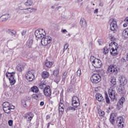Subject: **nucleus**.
<instances>
[{"label": "nucleus", "mask_w": 128, "mask_h": 128, "mask_svg": "<svg viewBox=\"0 0 128 128\" xmlns=\"http://www.w3.org/2000/svg\"><path fill=\"white\" fill-rule=\"evenodd\" d=\"M106 104H110V98H108V96L107 94H106Z\"/></svg>", "instance_id": "nucleus-37"}, {"label": "nucleus", "mask_w": 128, "mask_h": 128, "mask_svg": "<svg viewBox=\"0 0 128 128\" xmlns=\"http://www.w3.org/2000/svg\"><path fill=\"white\" fill-rule=\"evenodd\" d=\"M68 44H65L64 47V50H68Z\"/></svg>", "instance_id": "nucleus-40"}, {"label": "nucleus", "mask_w": 128, "mask_h": 128, "mask_svg": "<svg viewBox=\"0 0 128 128\" xmlns=\"http://www.w3.org/2000/svg\"><path fill=\"white\" fill-rule=\"evenodd\" d=\"M69 110H76V108H74V107H72V106H69L68 107L66 111V112H69Z\"/></svg>", "instance_id": "nucleus-34"}, {"label": "nucleus", "mask_w": 128, "mask_h": 128, "mask_svg": "<svg viewBox=\"0 0 128 128\" xmlns=\"http://www.w3.org/2000/svg\"><path fill=\"white\" fill-rule=\"evenodd\" d=\"M50 123L48 124L47 128H50Z\"/></svg>", "instance_id": "nucleus-57"}, {"label": "nucleus", "mask_w": 128, "mask_h": 128, "mask_svg": "<svg viewBox=\"0 0 128 128\" xmlns=\"http://www.w3.org/2000/svg\"><path fill=\"white\" fill-rule=\"evenodd\" d=\"M44 65L46 66V68H52V62L46 60Z\"/></svg>", "instance_id": "nucleus-27"}, {"label": "nucleus", "mask_w": 128, "mask_h": 128, "mask_svg": "<svg viewBox=\"0 0 128 128\" xmlns=\"http://www.w3.org/2000/svg\"><path fill=\"white\" fill-rule=\"evenodd\" d=\"M88 10H89L90 12H91V11H92V9L90 8V9Z\"/></svg>", "instance_id": "nucleus-60"}, {"label": "nucleus", "mask_w": 128, "mask_h": 128, "mask_svg": "<svg viewBox=\"0 0 128 128\" xmlns=\"http://www.w3.org/2000/svg\"><path fill=\"white\" fill-rule=\"evenodd\" d=\"M56 0V2H58V1H60V0Z\"/></svg>", "instance_id": "nucleus-62"}, {"label": "nucleus", "mask_w": 128, "mask_h": 128, "mask_svg": "<svg viewBox=\"0 0 128 128\" xmlns=\"http://www.w3.org/2000/svg\"><path fill=\"white\" fill-rule=\"evenodd\" d=\"M10 14H6L4 15H2L0 17V22H6V20H8L9 18H10Z\"/></svg>", "instance_id": "nucleus-17"}, {"label": "nucleus", "mask_w": 128, "mask_h": 128, "mask_svg": "<svg viewBox=\"0 0 128 128\" xmlns=\"http://www.w3.org/2000/svg\"><path fill=\"white\" fill-rule=\"evenodd\" d=\"M123 26L124 28H126V26H128V24H123Z\"/></svg>", "instance_id": "nucleus-56"}, {"label": "nucleus", "mask_w": 128, "mask_h": 128, "mask_svg": "<svg viewBox=\"0 0 128 128\" xmlns=\"http://www.w3.org/2000/svg\"><path fill=\"white\" fill-rule=\"evenodd\" d=\"M125 21L127 22V24H128V17H126L125 19Z\"/></svg>", "instance_id": "nucleus-55"}, {"label": "nucleus", "mask_w": 128, "mask_h": 128, "mask_svg": "<svg viewBox=\"0 0 128 128\" xmlns=\"http://www.w3.org/2000/svg\"><path fill=\"white\" fill-rule=\"evenodd\" d=\"M68 36H70V34H68Z\"/></svg>", "instance_id": "nucleus-61"}, {"label": "nucleus", "mask_w": 128, "mask_h": 128, "mask_svg": "<svg viewBox=\"0 0 128 128\" xmlns=\"http://www.w3.org/2000/svg\"><path fill=\"white\" fill-rule=\"evenodd\" d=\"M14 74L16 72L6 73V78H8L10 86H14L16 84V79H14Z\"/></svg>", "instance_id": "nucleus-4"}, {"label": "nucleus", "mask_w": 128, "mask_h": 128, "mask_svg": "<svg viewBox=\"0 0 128 128\" xmlns=\"http://www.w3.org/2000/svg\"><path fill=\"white\" fill-rule=\"evenodd\" d=\"M98 9L96 8V9L94 10V14H98Z\"/></svg>", "instance_id": "nucleus-50"}, {"label": "nucleus", "mask_w": 128, "mask_h": 128, "mask_svg": "<svg viewBox=\"0 0 128 128\" xmlns=\"http://www.w3.org/2000/svg\"><path fill=\"white\" fill-rule=\"evenodd\" d=\"M42 96V94H40L39 95L33 94L32 98L34 100H38V98H40Z\"/></svg>", "instance_id": "nucleus-35"}, {"label": "nucleus", "mask_w": 128, "mask_h": 128, "mask_svg": "<svg viewBox=\"0 0 128 128\" xmlns=\"http://www.w3.org/2000/svg\"><path fill=\"white\" fill-rule=\"evenodd\" d=\"M61 32L62 34H66V32H68V31L66 29L62 30Z\"/></svg>", "instance_id": "nucleus-43"}, {"label": "nucleus", "mask_w": 128, "mask_h": 128, "mask_svg": "<svg viewBox=\"0 0 128 128\" xmlns=\"http://www.w3.org/2000/svg\"><path fill=\"white\" fill-rule=\"evenodd\" d=\"M111 88L108 90V94H109L110 98L111 100H114L116 98V91L114 90V88H116V78H113L110 81Z\"/></svg>", "instance_id": "nucleus-1"}, {"label": "nucleus", "mask_w": 128, "mask_h": 128, "mask_svg": "<svg viewBox=\"0 0 128 128\" xmlns=\"http://www.w3.org/2000/svg\"><path fill=\"white\" fill-rule=\"evenodd\" d=\"M112 46V48L111 50L112 52H110V54L112 56H116L118 53H116V50H118V44L114 42H112L110 44L109 46Z\"/></svg>", "instance_id": "nucleus-7"}, {"label": "nucleus", "mask_w": 128, "mask_h": 128, "mask_svg": "<svg viewBox=\"0 0 128 128\" xmlns=\"http://www.w3.org/2000/svg\"><path fill=\"white\" fill-rule=\"evenodd\" d=\"M58 72H60V70L58 69H56L54 71V74L55 76H59Z\"/></svg>", "instance_id": "nucleus-36"}, {"label": "nucleus", "mask_w": 128, "mask_h": 128, "mask_svg": "<svg viewBox=\"0 0 128 128\" xmlns=\"http://www.w3.org/2000/svg\"><path fill=\"white\" fill-rule=\"evenodd\" d=\"M96 98L98 102H102L104 100V97L102 96V95L100 94H96Z\"/></svg>", "instance_id": "nucleus-22"}, {"label": "nucleus", "mask_w": 128, "mask_h": 128, "mask_svg": "<svg viewBox=\"0 0 128 128\" xmlns=\"http://www.w3.org/2000/svg\"><path fill=\"white\" fill-rule=\"evenodd\" d=\"M51 8H54V6H52Z\"/></svg>", "instance_id": "nucleus-58"}, {"label": "nucleus", "mask_w": 128, "mask_h": 128, "mask_svg": "<svg viewBox=\"0 0 128 128\" xmlns=\"http://www.w3.org/2000/svg\"><path fill=\"white\" fill-rule=\"evenodd\" d=\"M124 98L122 97L120 100L118 101V104H117V108L118 110H120L122 108V105L124 104Z\"/></svg>", "instance_id": "nucleus-15"}, {"label": "nucleus", "mask_w": 128, "mask_h": 128, "mask_svg": "<svg viewBox=\"0 0 128 128\" xmlns=\"http://www.w3.org/2000/svg\"><path fill=\"white\" fill-rule=\"evenodd\" d=\"M118 91L121 94H124V92H126V89L124 88V86L120 87L118 88Z\"/></svg>", "instance_id": "nucleus-33"}, {"label": "nucleus", "mask_w": 128, "mask_h": 128, "mask_svg": "<svg viewBox=\"0 0 128 128\" xmlns=\"http://www.w3.org/2000/svg\"><path fill=\"white\" fill-rule=\"evenodd\" d=\"M58 110L59 112H62H62L64 111V104L63 102H62V100L60 101Z\"/></svg>", "instance_id": "nucleus-19"}, {"label": "nucleus", "mask_w": 128, "mask_h": 128, "mask_svg": "<svg viewBox=\"0 0 128 128\" xmlns=\"http://www.w3.org/2000/svg\"><path fill=\"white\" fill-rule=\"evenodd\" d=\"M116 124L119 126L124 128V119L122 116L118 117L116 120Z\"/></svg>", "instance_id": "nucleus-13"}, {"label": "nucleus", "mask_w": 128, "mask_h": 128, "mask_svg": "<svg viewBox=\"0 0 128 128\" xmlns=\"http://www.w3.org/2000/svg\"><path fill=\"white\" fill-rule=\"evenodd\" d=\"M92 84H98L102 80V77L98 74H93L90 78Z\"/></svg>", "instance_id": "nucleus-6"}, {"label": "nucleus", "mask_w": 128, "mask_h": 128, "mask_svg": "<svg viewBox=\"0 0 128 128\" xmlns=\"http://www.w3.org/2000/svg\"><path fill=\"white\" fill-rule=\"evenodd\" d=\"M16 70H17L18 72H22V70H24V66L22 65H18L16 67Z\"/></svg>", "instance_id": "nucleus-26"}, {"label": "nucleus", "mask_w": 128, "mask_h": 128, "mask_svg": "<svg viewBox=\"0 0 128 128\" xmlns=\"http://www.w3.org/2000/svg\"><path fill=\"white\" fill-rule=\"evenodd\" d=\"M43 92L47 98H50L52 96V90H50V87L47 86L43 90Z\"/></svg>", "instance_id": "nucleus-12"}, {"label": "nucleus", "mask_w": 128, "mask_h": 128, "mask_svg": "<svg viewBox=\"0 0 128 128\" xmlns=\"http://www.w3.org/2000/svg\"><path fill=\"white\" fill-rule=\"evenodd\" d=\"M11 110H14V106H12L11 107L3 108V110L4 112L6 114H10Z\"/></svg>", "instance_id": "nucleus-18"}, {"label": "nucleus", "mask_w": 128, "mask_h": 128, "mask_svg": "<svg viewBox=\"0 0 128 128\" xmlns=\"http://www.w3.org/2000/svg\"><path fill=\"white\" fill-rule=\"evenodd\" d=\"M2 106L3 108H10L12 106V105H10L8 102H4L2 104Z\"/></svg>", "instance_id": "nucleus-29"}, {"label": "nucleus", "mask_w": 128, "mask_h": 128, "mask_svg": "<svg viewBox=\"0 0 128 128\" xmlns=\"http://www.w3.org/2000/svg\"><path fill=\"white\" fill-rule=\"evenodd\" d=\"M23 106L24 108H26V101H24V102H22Z\"/></svg>", "instance_id": "nucleus-47"}, {"label": "nucleus", "mask_w": 128, "mask_h": 128, "mask_svg": "<svg viewBox=\"0 0 128 128\" xmlns=\"http://www.w3.org/2000/svg\"><path fill=\"white\" fill-rule=\"evenodd\" d=\"M80 26H82V28H86V26H88L86 20H84V18H82L80 19Z\"/></svg>", "instance_id": "nucleus-21"}, {"label": "nucleus", "mask_w": 128, "mask_h": 128, "mask_svg": "<svg viewBox=\"0 0 128 128\" xmlns=\"http://www.w3.org/2000/svg\"><path fill=\"white\" fill-rule=\"evenodd\" d=\"M108 72L110 74H116L118 72V68L116 66H110L108 69Z\"/></svg>", "instance_id": "nucleus-11"}, {"label": "nucleus", "mask_w": 128, "mask_h": 128, "mask_svg": "<svg viewBox=\"0 0 128 128\" xmlns=\"http://www.w3.org/2000/svg\"><path fill=\"white\" fill-rule=\"evenodd\" d=\"M66 78L65 76H62V82H66Z\"/></svg>", "instance_id": "nucleus-44"}, {"label": "nucleus", "mask_w": 128, "mask_h": 128, "mask_svg": "<svg viewBox=\"0 0 128 128\" xmlns=\"http://www.w3.org/2000/svg\"><path fill=\"white\" fill-rule=\"evenodd\" d=\"M66 74H68V72H66V71H65L64 72V73L62 76H66Z\"/></svg>", "instance_id": "nucleus-52"}, {"label": "nucleus", "mask_w": 128, "mask_h": 128, "mask_svg": "<svg viewBox=\"0 0 128 128\" xmlns=\"http://www.w3.org/2000/svg\"><path fill=\"white\" fill-rule=\"evenodd\" d=\"M80 74H82V71H81L80 68H79L78 69V71L76 72L77 76H80Z\"/></svg>", "instance_id": "nucleus-39"}, {"label": "nucleus", "mask_w": 128, "mask_h": 128, "mask_svg": "<svg viewBox=\"0 0 128 128\" xmlns=\"http://www.w3.org/2000/svg\"><path fill=\"white\" fill-rule=\"evenodd\" d=\"M26 30H23L22 32V36H26Z\"/></svg>", "instance_id": "nucleus-45"}, {"label": "nucleus", "mask_w": 128, "mask_h": 128, "mask_svg": "<svg viewBox=\"0 0 128 128\" xmlns=\"http://www.w3.org/2000/svg\"><path fill=\"white\" fill-rule=\"evenodd\" d=\"M92 5H93V6H94V4H93Z\"/></svg>", "instance_id": "nucleus-64"}, {"label": "nucleus", "mask_w": 128, "mask_h": 128, "mask_svg": "<svg viewBox=\"0 0 128 128\" xmlns=\"http://www.w3.org/2000/svg\"><path fill=\"white\" fill-rule=\"evenodd\" d=\"M38 88L40 90H43V88L44 90V88H46V84L44 82H42L39 84Z\"/></svg>", "instance_id": "nucleus-23"}, {"label": "nucleus", "mask_w": 128, "mask_h": 128, "mask_svg": "<svg viewBox=\"0 0 128 128\" xmlns=\"http://www.w3.org/2000/svg\"><path fill=\"white\" fill-rule=\"evenodd\" d=\"M52 42V38L50 36H44L42 39L41 44L42 46H46L48 44H50Z\"/></svg>", "instance_id": "nucleus-5"}, {"label": "nucleus", "mask_w": 128, "mask_h": 128, "mask_svg": "<svg viewBox=\"0 0 128 128\" xmlns=\"http://www.w3.org/2000/svg\"><path fill=\"white\" fill-rule=\"evenodd\" d=\"M68 54H70V52H68Z\"/></svg>", "instance_id": "nucleus-63"}, {"label": "nucleus", "mask_w": 128, "mask_h": 128, "mask_svg": "<svg viewBox=\"0 0 128 128\" xmlns=\"http://www.w3.org/2000/svg\"><path fill=\"white\" fill-rule=\"evenodd\" d=\"M50 116L49 115H48V116H46V120H50Z\"/></svg>", "instance_id": "nucleus-53"}, {"label": "nucleus", "mask_w": 128, "mask_h": 128, "mask_svg": "<svg viewBox=\"0 0 128 128\" xmlns=\"http://www.w3.org/2000/svg\"><path fill=\"white\" fill-rule=\"evenodd\" d=\"M8 124H9V126H12V120H10L8 122Z\"/></svg>", "instance_id": "nucleus-42"}, {"label": "nucleus", "mask_w": 128, "mask_h": 128, "mask_svg": "<svg viewBox=\"0 0 128 128\" xmlns=\"http://www.w3.org/2000/svg\"><path fill=\"white\" fill-rule=\"evenodd\" d=\"M82 0H78V2H82Z\"/></svg>", "instance_id": "nucleus-59"}, {"label": "nucleus", "mask_w": 128, "mask_h": 128, "mask_svg": "<svg viewBox=\"0 0 128 128\" xmlns=\"http://www.w3.org/2000/svg\"><path fill=\"white\" fill-rule=\"evenodd\" d=\"M80 104V100L76 96H74L72 98V106L75 108H78V106H79Z\"/></svg>", "instance_id": "nucleus-10"}, {"label": "nucleus", "mask_w": 128, "mask_h": 128, "mask_svg": "<svg viewBox=\"0 0 128 128\" xmlns=\"http://www.w3.org/2000/svg\"><path fill=\"white\" fill-rule=\"evenodd\" d=\"M31 91L33 92H38V88L36 87V86H34L31 88Z\"/></svg>", "instance_id": "nucleus-30"}, {"label": "nucleus", "mask_w": 128, "mask_h": 128, "mask_svg": "<svg viewBox=\"0 0 128 128\" xmlns=\"http://www.w3.org/2000/svg\"><path fill=\"white\" fill-rule=\"evenodd\" d=\"M10 34H11V36H14V34H16V32L15 30H12L10 32Z\"/></svg>", "instance_id": "nucleus-41"}, {"label": "nucleus", "mask_w": 128, "mask_h": 128, "mask_svg": "<svg viewBox=\"0 0 128 128\" xmlns=\"http://www.w3.org/2000/svg\"><path fill=\"white\" fill-rule=\"evenodd\" d=\"M42 78H48L50 76V74L48 72H43L42 74Z\"/></svg>", "instance_id": "nucleus-24"}, {"label": "nucleus", "mask_w": 128, "mask_h": 128, "mask_svg": "<svg viewBox=\"0 0 128 128\" xmlns=\"http://www.w3.org/2000/svg\"><path fill=\"white\" fill-rule=\"evenodd\" d=\"M60 76H55L54 82H56V84H58V82H60Z\"/></svg>", "instance_id": "nucleus-31"}, {"label": "nucleus", "mask_w": 128, "mask_h": 128, "mask_svg": "<svg viewBox=\"0 0 128 128\" xmlns=\"http://www.w3.org/2000/svg\"><path fill=\"white\" fill-rule=\"evenodd\" d=\"M34 70H30L28 71L26 74L27 80H28V82H32L34 80Z\"/></svg>", "instance_id": "nucleus-9"}, {"label": "nucleus", "mask_w": 128, "mask_h": 128, "mask_svg": "<svg viewBox=\"0 0 128 128\" xmlns=\"http://www.w3.org/2000/svg\"><path fill=\"white\" fill-rule=\"evenodd\" d=\"M104 54H106L108 53V48L105 47L104 48Z\"/></svg>", "instance_id": "nucleus-38"}, {"label": "nucleus", "mask_w": 128, "mask_h": 128, "mask_svg": "<svg viewBox=\"0 0 128 128\" xmlns=\"http://www.w3.org/2000/svg\"><path fill=\"white\" fill-rule=\"evenodd\" d=\"M90 61L92 62V66L96 68H100L102 66V62L100 59L96 58L94 56H92L90 58Z\"/></svg>", "instance_id": "nucleus-2"}, {"label": "nucleus", "mask_w": 128, "mask_h": 128, "mask_svg": "<svg viewBox=\"0 0 128 128\" xmlns=\"http://www.w3.org/2000/svg\"><path fill=\"white\" fill-rule=\"evenodd\" d=\"M109 24H110V30H112V32H114V30H116V28H118V26L116 24V21L114 18H110L109 20Z\"/></svg>", "instance_id": "nucleus-8"}, {"label": "nucleus", "mask_w": 128, "mask_h": 128, "mask_svg": "<svg viewBox=\"0 0 128 128\" xmlns=\"http://www.w3.org/2000/svg\"><path fill=\"white\" fill-rule=\"evenodd\" d=\"M32 0H28L24 4L26 6H30L33 4Z\"/></svg>", "instance_id": "nucleus-28"}, {"label": "nucleus", "mask_w": 128, "mask_h": 128, "mask_svg": "<svg viewBox=\"0 0 128 128\" xmlns=\"http://www.w3.org/2000/svg\"><path fill=\"white\" fill-rule=\"evenodd\" d=\"M34 116V114L32 112H28L25 114V118L26 120H27L28 122H32V120Z\"/></svg>", "instance_id": "nucleus-16"}, {"label": "nucleus", "mask_w": 128, "mask_h": 128, "mask_svg": "<svg viewBox=\"0 0 128 128\" xmlns=\"http://www.w3.org/2000/svg\"><path fill=\"white\" fill-rule=\"evenodd\" d=\"M28 10H30V8H26V9H25L24 11H23V12H28Z\"/></svg>", "instance_id": "nucleus-46"}, {"label": "nucleus", "mask_w": 128, "mask_h": 128, "mask_svg": "<svg viewBox=\"0 0 128 128\" xmlns=\"http://www.w3.org/2000/svg\"><path fill=\"white\" fill-rule=\"evenodd\" d=\"M44 102H40V106H44Z\"/></svg>", "instance_id": "nucleus-51"}, {"label": "nucleus", "mask_w": 128, "mask_h": 128, "mask_svg": "<svg viewBox=\"0 0 128 128\" xmlns=\"http://www.w3.org/2000/svg\"><path fill=\"white\" fill-rule=\"evenodd\" d=\"M121 86H126L128 84V79L124 76H121L119 78Z\"/></svg>", "instance_id": "nucleus-14"}, {"label": "nucleus", "mask_w": 128, "mask_h": 128, "mask_svg": "<svg viewBox=\"0 0 128 128\" xmlns=\"http://www.w3.org/2000/svg\"><path fill=\"white\" fill-rule=\"evenodd\" d=\"M33 42L34 40H28L26 42V46H28V48H32Z\"/></svg>", "instance_id": "nucleus-25"}, {"label": "nucleus", "mask_w": 128, "mask_h": 128, "mask_svg": "<svg viewBox=\"0 0 128 128\" xmlns=\"http://www.w3.org/2000/svg\"><path fill=\"white\" fill-rule=\"evenodd\" d=\"M121 62H126V59H124V58H122L121 59Z\"/></svg>", "instance_id": "nucleus-49"}, {"label": "nucleus", "mask_w": 128, "mask_h": 128, "mask_svg": "<svg viewBox=\"0 0 128 128\" xmlns=\"http://www.w3.org/2000/svg\"><path fill=\"white\" fill-rule=\"evenodd\" d=\"M116 120V114H114V113H112L110 115V121L111 122V124H114Z\"/></svg>", "instance_id": "nucleus-20"}, {"label": "nucleus", "mask_w": 128, "mask_h": 128, "mask_svg": "<svg viewBox=\"0 0 128 128\" xmlns=\"http://www.w3.org/2000/svg\"><path fill=\"white\" fill-rule=\"evenodd\" d=\"M34 34L36 38L42 40V38H44V36L46 34V30H44L40 28L39 30H36Z\"/></svg>", "instance_id": "nucleus-3"}, {"label": "nucleus", "mask_w": 128, "mask_h": 128, "mask_svg": "<svg viewBox=\"0 0 128 128\" xmlns=\"http://www.w3.org/2000/svg\"><path fill=\"white\" fill-rule=\"evenodd\" d=\"M99 5H100V6H104V3L100 2V3L99 4Z\"/></svg>", "instance_id": "nucleus-54"}, {"label": "nucleus", "mask_w": 128, "mask_h": 128, "mask_svg": "<svg viewBox=\"0 0 128 128\" xmlns=\"http://www.w3.org/2000/svg\"><path fill=\"white\" fill-rule=\"evenodd\" d=\"M60 8H62V6H59L58 7H56V8H55V10H60Z\"/></svg>", "instance_id": "nucleus-48"}, {"label": "nucleus", "mask_w": 128, "mask_h": 128, "mask_svg": "<svg viewBox=\"0 0 128 128\" xmlns=\"http://www.w3.org/2000/svg\"><path fill=\"white\" fill-rule=\"evenodd\" d=\"M98 114L100 116H104V112L100 109L98 110Z\"/></svg>", "instance_id": "nucleus-32"}]
</instances>
